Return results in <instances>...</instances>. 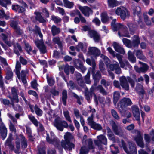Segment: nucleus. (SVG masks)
I'll return each instance as SVG.
<instances>
[{"instance_id": "nucleus-52", "label": "nucleus", "mask_w": 154, "mask_h": 154, "mask_svg": "<svg viewBox=\"0 0 154 154\" xmlns=\"http://www.w3.org/2000/svg\"><path fill=\"white\" fill-rule=\"evenodd\" d=\"M63 114L66 119L70 123H72L69 111H64Z\"/></svg>"}, {"instance_id": "nucleus-45", "label": "nucleus", "mask_w": 154, "mask_h": 154, "mask_svg": "<svg viewBox=\"0 0 154 154\" xmlns=\"http://www.w3.org/2000/svg\"><path fill=\"white\" fill-rule=\"evenodd\" d=\"M111 113L113 117L117 120H119L120 117L116 111L114 109L111 110Z\"/></svg>"}, {"instance_id": "nucleus-51", "label": "nucleus", "mask_w": 154, "mask_h": 154, "mask_svg": "<svg viewBox=\"0 0 154 154\" xmlns=\"http://www.w3.org/2000/svg\"><path fill=\"white\" fill-rule=\"evenodd\" d=\"M108 5L109 7L112 8L117 5V1L116 0H108Z\"/></svg>"}, {"instance_id": "nucleus-56", "label": "nucleus", "mask_w": 154, "mask_h": 154, "mask_svg": "<svg viewBox=\"0 0 154 154\" xmlns=\"http://www.w3.org/2000/svg\"><path fill=\"white\" fill-rule=\"evenodd\" d=\"M22 138L23 139V140L21 142L22 147L24 148H26L27 146V143L25 137L23 135H20L18 138Z\"/></svg>"}, {"instance_id": "nucleus-41", "label": "nucleus", "mask_w": 154, "mask_h": 154, "mask_svg": "<svg viewBox=\"0 0 154 154\" xmlns=\"http://www.w3.org/2000/svg\"><path fill=\"white\" fill-rule=\"evenodd\" d=\"M128 58L129 60L132 63H134L136 62V58L133 54L130 51L128 53Z\"/></svg>"}, {"instance_id": "nucleus-43", "label": "nucleus", "mask_w": 154, "mask_h": 154, "mask_svg": "<svg viewBox=\"0 0 154 154\" xmlns=\"http://www.w3.org/2000/svg\"><path fill=\"white\" fill-rule=\"evenodd\" d=\"M101 20L103 23H106L108 20L107 14L106 12H103L101 14Z\"/></svg>"}, {"instance_id": "nucleus-55", "label": "nucleus", "mask_w": 154, "mask_h": 154, "mask_svg": "<svg viewBox=\"0 0 154 154\" xmlns=\"http://www.w3.org/2000/svg\"><path fill=\"white\" fill-rule=\"evenodd\" d=\"M80 49L84 52L86 51V48L84 47L83 44L81 43H79L76 47V51H79Z\"/></svg>"}, {"instance_id": "nucleus-34", "label": "nucleus", "mask_w": 154, "mask_h": 154, "mask_svg": "<svg viewBox=\"0 0 154 154\" xmlns=\"http://www.w3.org/2000/svg\"><path fill=\"white\" fill-rule=\"evenodd\" d=\"M35 13L36 15L35 18L37 20L41 23H44L46 22V20L42 17L40 13L36 12Z\"/></svg>"}, {"instance_id": "nucleus-26", "label": "nucleus", "mask_w": 154, "mask_h": 154, "mask_svg": "<svg viewBox=\"0 0 154 154\" xmlns=\"http://www.w3.org/2000/svg\"><path fill=\"white\" fill-rule=\"evenodd\" d=\"M14 47V51L17 55H20L19 52L22 51V48L20 45L18 43H12Z\"/></svg>"}, {"instance_id": "nucleus-61", "label": "nucleus", "mask_w": 154, "mask_h": 154, "mask_svg": "<svg viewBox=\"0 0 154 154\" xmlns=\"http://www.w3.org/2000/svg\"><path fill=\"white\" fill-rule=\"evenodd\" d=\"M19 23V22L18 21H12L10 23V26L12 27L14 30L16 28L19 26L18 24Z\"/></svg>"}, {"instance_id": "nucleus-11", "label": "nucleus", "mask_w": 154, "mask_h": 154, "mask_svg": "<svg viewBox=\"0 0 154 154\" xmlns=\"http://www.w3.org/2000/svg\"><path fill=\"white\" fill-rule=\"evenodd\" d=\"M119 81L120 85L123 89L127 91L129 90V85L127 78L124 76H122L120 78Z\"/></svg>"}, {"instance_id": "nucleus-8", "label": "nucleus", "mask_w": 154, "mask_h": 154, "mask_svg": "<svg viewBox=\"0 0 154 154\" xmlns=\"http://www.w3.org/2000/svg\"><path fill=\"white\" fill-rule=\"evenodd\" d=\"M116 14L119 16L123 20H124L127 17L130 15L127 9L124 8H118L116 10Z\"/></svg>"}, {"instance_id": "nucleus-62", "label": "nucleus", "mask_w": 154, "mask_h": 154, "mask_svg": "<svg viewBox=\"0 0 154 154\" xmlns=\"http://www.w3.org/2000/svg\"><path fill=\"white\" fill-rule=\"evenodd\" d=\"M73 97L76 98L77 100V103L79 105H81L82 104L81 100H82L83 98L81 96H79L74 93H72Z\"/></svg>"}, {"instance_id": "nucleus-47", "label": "nucleus", "mask_w": 154, "mask_h": 154, "mask_svg": "<svg viewBox=\"0 0 154 154\" xmlns=\"http://www.w3.org/2000/svg\"><path fill=\"white\" fill-rule=\"evenodd\" d=\"M86 62L88 64L92 66L93 70L95 69L96 66V63L94 60H91L89 59H87L86 60Z\"/></svg>"}, {"instance_id": "nucleus-1", "label": "nucleus", "mask_w": 154, "mask_h": 154, "mask_svg": "<svg viewBox=\"0 0 154 154\" xmlns=\"http://www.w3.org/2000/svg\"><path fill=\"white\" fill-rule=\"evenodd\" d=\"M53 125L58 130L63 131L64 128H67L68 127L72 131L74 129V127L72 124L68 125L67 122L65 120H62L59 117L55 119L53 122Z\"/></svg>"}, {"instance_id": "nucleus-17", "label": "nucleus", "mask_w": 154, "mask_h": 154, "mask_svg": "<svg viewBox=\"0 0 154 154\" xmlns=\"http://www.w3.org/2000/svg\"><path fill=\"white\" fill-rule=\"evenodd\" d=\"M0 134L2 139L4 140L6 138L7 135V129L5 125L2 122L1 120H0Z\"/></svg>"}, {"instance_id": "nucleus-58", "label": "nucleus", "mask_w": 154, "mask_h": 154, "mask_svg": "<svg viewBox=\"0 0 154 154\" xmlns=\"http://www.w3.org/2000/svg\"><path fill=\"white\" fill-rule=\"evenodd\" d=\"M34 110L36 114L39 116H41L42 114V111L36 105L34 106Z\"/></svg>"}, {"instance_id": "nucleus-40", "label": "nucleus", "mask_w": 154, "mask_h": 154, "mask_svg": "<svg viewBox=\"0 0 154 154\" xmlns=\"http://www.w3.org/2000/svg\"><path fill=\"white\" fill-rule=\"evenodd\" d=\"M64 140L63 141H70L73 139V136L69 132H67L64 135Z\"/></svg>"}, {"instance_id": "nucleus-25", "label": "nucleus", "mask_w": 154, "mask_h": 154, "mask_svg": "<svg viewBox=\"0 0 154 154\" xmlns=\"http://www.w3.org/2000/svg\"><path fill=\"white\" fill-rule=\"evenodd\" d=\"M11 94L13 96L12 97H10L11 100H14L16 102L19 101L17 94L18 90L14 87H13L11 88Z\"/></svg>"}, {"instance_id": "nucleus-21", "label": "nucleus", "mask_w": 154, "mask_h": 154, "mask_svg": "<svg viewBox=\"0 0 154 154\" xmlns=\"http://www.w3.org/2000/svg\"><path fill=\"white\" fill-rule=\"evenodd\" d=\"M113 46L116 51L122 54H125V52L124 48L119 43L114 42Z\"/></svg>"}, {"instance_id": "nucleus-60", "label": "nucleus", "mask_w": 154, "mask_h": 154, "mask_svg": "<svg viewBox=\"0 0 154 154\" xmlns=\"http://www.w3.org/2000/svg\"><path fill=\"white\" fill-rule=\"evenodd\" d=\"M11 2L9 0H0V5L6 8L8 4H11Z\"/></svg>"}, {"instance_id": "nucleus-9", "label": "nucleus", "mask_w": 154, "mask_h": 154, "mask_svg": "<svg viewBox=\"0 0 154 154\" xmlns=\"http://www.w3.org/2000/svg\"><path fill=\"white\" fill-rule=\"evenodd\" d=\"M60 146L63 148L66 151H70L72 150L75 147V145L70 141H63L62 140L60 143Z\"/></svg>"}, {"instance_id": "nucleus-59", "label": "nucleus", "mask_w": 154, "mask_h": 154, "mask_svg": "<svg viewBox=\"0 0 154 154\" xmlns=\"http://www.w3.org/2000/svg\"><path fill=\"white\" fill-rule=\"evenodd\" d=\"M89 152V149L85 146L82 147L80 149L79 154H87Z\"/></svg>"}, {"instance_id": "nucleus-30", "label": "nucleus", "mask_w": 154, "mask_h": 154, "mask_svg": "<svg viewBox=\"0 0 154 154\" xmlns=\"http://www.w3.org/2000/svg\"><path fill=\"white\" fill-rule=\"evenodd\" d=\"M126 29L127 27L126 26L119 23H117L116 25H114L113 27L112 28L114 31H117L119 30H123Z\"/></svg>"}, {"instance_id": "nucleus-57", "label": "nucleus", "mask_w": 154, "mask_h": 154, "mask_svg": "<svg viewBox=\"0 0 154 154\" xmlns=\"http://www.w3.org/2000/svg\"><path fill=\"white\" fill-rule=\"evenodd\" d=\"M51 20L54 21L55 23H58L61 22V19L57 16L52 15L51 16Z\"/></svg>"}, {"instance_id": "nucleus-22", "label": "nucleus", "mask_w": 154, "mask_h": 154, "mask_svg": "<svg viewBox=\"0 0 154 154\" xmlns=\"http://www.w3.org/2000/svg\"><path fill=\"white\" fill-rule=\"evenodd\" d=\"M132 41L131 42V47H138L140 42V40L138 35H134L132 38Z\"/></svg>"}, {"instance_id": "nucleus-33", "label": "nucleus", "mask_w": 154, "mask_h": 154, "mask_svg": "<svg viewBox=\"0 0 154 154\" xmlns=\"http://www.w3.org/2000/svg\"><path fill=\"white\" fill-rule=\"evenodd\" d=\"M74 65L76 68H79L82 72L84 73L86 69V68L83 66L82 64L79 61L77 60L74 62Z\"/></svg>"}, {"instance_id": "nucleus-15", "label": "nucleus", "mask_w": 154, "mask_h": 154, "mask_svg": "<svg viewBox=\"0 0 154 154\" xmlns=\"http://www.w3.org/2000/svg\"><path fill=\"white\" fill-rule=\"evenodd\" d=\"M139 63L141 65L140 67L139 68L137 66L134 67L136 71L138 72H146L149 68L148 66L146 64L140 61Z\"/></svg>"}, {"instance_id": "nucleus-49", "label": "nucleus", "mask_w": 154, "mask_h": 154, "mask_svg": "<svg viewBox=\"0 0 154 154\" xmlns=\"http://www.w3.org/2000/svg\"><path fill=\"white\" fill-rule=\"evenodd\" d=\"M122 40L124 44L127 47L129 48H131V41L130 40L124 38Z\"/></svg>"}, {"instance_id": "nucleus-53", "label": "nucleus", "mask_w": 154, "mask_h": 154, "mask_svg": "<svg viewBox=\"0 0 154 154\" xmlns=\"http://www.w3.org/2000/svg\"><path fill=\"white\" fill-rule=\"evenodd\" d=\"M47 79L48 84L49 86H52L54 85L55 83V81L52 77H49L47 75Z\"/></svg>"}, {"instance_id": "nucleus-2", "label": "nucleus", "mask_w": 154, "mask_h": 154, "mask_svg": "<svg viewBox=\"0 0 154 154\" xmlns=\"http://www.w3.org/2000/svg\"><path fill=\"white\" fill-rule=\"evenodd\" d=\"M33 31L35 33L38 34L41 39L39 40L38 39L36 40L35 42L37 47L40 50V51L42 54L46 53L47 51L45 46L44 45L42 38L43 35L41 32L40 28L37 26H35V29L33 30Z\"/></svg>"}, {"instance_id": "nucleus-24", "label": "nucleus", "mask_w": 154, "mask_h": 154, "mask_svg": "<svg viewBox=\"0 0 154 154\" xmlns=\"http://www.w3.org/2000/svg\"><path fill=\"white\" fill-rule=\"evenodd\" d=\"M20 135H23L22 134H20L19 135L16 136V148H17V150L15 151V153L17 154H19L20 153L19 150L20 149V141L21 142L23 140V139L22 138H18Z\"/></svg>"}, {"instance_id": "nucleus-6", "label": "nucleus", "mask_w": 154, "mask_h": 154, "mask_svg": "<svg viewBox=\"0 0 154 154\" xmlns=\"http://www.w3.org/2000/svg\"><path fill=\"white\" fill-rule=\"evenodd\" d=\"M132 133L134 135V139L138 145L140 147L143 148L144 145L143 139L140 131L138 130H134L132 131Z\"/></svg>"}, {"instance_id": "nucleus-32", "label": "nucleus", "mask_w": 154, "mask_h": 154, "mask_svg": "<svg viewBox=\"0 0 154 154\" xmlns=\"http://www.w3.org/2000/svg\"><path fill=\"white\" fill-rule=\"evenodd\" d=\"M74 70L75 69L73 66H69L68 65H66L64 69V72L67 75H69V70H70L72 74H73Z\"/></svg>"}, {"instance_id": "nucleus-64", "label": "nucleus", "mask_w": 154, "mask_h": 154, "mask_svg": "<svg viewBox=\"0 0 154 154\" xmlns=\"http://www.w3.org/2000/svg\"><path fill=\"white\" fill-rule=\"evenodd\" d=\"M14 30L16 34L18 35H22L23 33V30L19 26L14 29Z\"/></svg>"}, {"instance_id": "nucleus-3", "label": "nucleus", "mask_w": 154, "mask_h": 154, "mask_svg": "<svg viewBox=\"0 0 154 154\" xmlns=\"http://www.w3.org/2000/svg\"><path fill=\"white\" fill-rule=\"evenodd\" d=\"M46 135V141L48 143L53 144L59 149L61 148V146L59 144L60 141L56 137L53 132L51 131L50 135L47 133Z\"/></svg>"}, {"instance_id": "nucleus-42", "label": "nucleus", "mask_w": 154, "mask_h": 154, "mask_svg": "<svg viewBox=\"0 0 154 154\" xmlns=\"http://www.w3.org/2000/svg\"><path fill=\"white\" fill-rule=\"evenodd\" d=\"M91 127L97 131L101 130L103 128L102 126L100 124L97 123L96 122H95Z\"/></svg>"}, {"instance_id": "nucleus-27", "label": "nucleus", "mask_w": 154, "mask_h": 154, "mask_svg": "<svg viewBox=\"0 0 154 154\" xmlns=\"http://www.w3.org/2000/svg\"><path fill=\"white\" fill-rule=\"evenodd\" d=\"M11 104L14 109L16 111H20L22 109V107L18 103L19 101L16 102L14 100H11Z\"/></svg>"}, {"instance_id": "nucleus-14", "label": "nucleus", "mask_w": 154, "mask_h": 154, "mask_svg": "<svg viewBox=\"0 0 154 154\" xmlns=\"http://www.w3.org/2000/svg\"><path fill=\"white\" fill-rule=\"evenodd\" d=\"M115 63L111 64L109 65V68L111 71H115V73L117 74H119L121 72V69L118 62L115 61ZM113 63L114 61H113Z\"/></svg>"}, {"instance_id": "nucleus-13", "label": "nucleus", "mask_w": 154, "mask_h": 154, "mask_svg": "<svg viewBox=\"0 0 154 154\" xmlns=\"http://www.w3.org/2000/svg\"><path fill=\"white\" fill-rule=\"evenodd\" d=\"M131 109L134 117L136 120L140 121V113L138 107L136 105H133L131 106Z\"/></svg>"}, {"instance_id": "nucleus-5", "label": "nucleus", "mask_w": 154, "mask_h": 154, "mask_svg": "<svg viewBox=\"0 0 154 154\" xmlns=\"http://www.w3.org/2000/svg\"><path fill=\"white\" fill-rule=\"evenodd\" d=\"M97 140H94L95 145L98 147L99 149L101 151L100 152L104 153L101 151L103 150L102 144L106 145L107 144V139L105 136L103 135H100L97 137Z\"/></svg>"}, {"instance_id": "nucleus-7", "label": "nucleus", "mask_w": 154, "mask_h": 154, "mask_svg": "<svg viewBox=\"0 0 154 154\" xmlns=\"http://www.w3.org/2000/svg\"><path fill=\"white\" fill-rule=\"evenodd\" d=\"M132 104V103L130 99L128 98H123L121 99L119 104V111L120 113L123 112L124 109L125 107L130 106Z\"/></svg>"}, {"instance_id": "nucleus-44", "label": "nucleus", "mask_w": 154, "mask_h": 154, "mask_svg": "<svg viewBox=\"0 0 154 154\" xmlns=\"http://www.w3.org/2000/svg\"><path fill=\"white\" fill-rule=\"evenodd\" d=\"M13 72L11 69H8L6 72V75L5 77V78L7 80L11 79L13 77Z\"/></svg>"}, {"instance_id": "nucleus-16", "label": "nucleus", "mask_w": 154, "mask_h": 154, "mask_svg": "<svg viewBox=\"0 0 154 154\" xmlns=\"http://www.w3.org/2000/svg\"><path fill=\"white\" fill-rule=\"evenodd\" d=\"M79 9L85 16L89 17L90 14H92V10L90 8L87 6H79Z\"/></svg>"}, {"instance_id": "nucleus-36", "label": "nucleus", "mask_w": 154, "mask_h": 154, "mask_svg": "<svg viewBox=\"0 0 154 154\" xmlns=\"http://www.w3.org/2000/svg\"><path fill=\"white\" fill-rule=\"evenodd\" d=\"M127 25L129 28L130 33L133 35L137 29V25L131 23H128Z\"/></svg>"}, {"instance_id": "nucleus-18", "label": "nucleus", "mask_w": 154, "mask_h": 154, "mask_svg": "<svg viewBox=\"0 0 154 154\" xmlns=\"http://www.w3.org/2000/svg\"><path fill=\"white\" fill-rule=\"evenodd\" d=\"M116 57L118 60L120 66L123 68L125 65H128L129 64L128 62L126 60H123V56L119 54H117Z\"/></svg>"}, {"instance_id": "nucleus-29", "label": "nucleus", "mask_w": 154, "mask_h": 154, "mask_svg": "<svg viewBox=\"0 0 154 154\" xmlns=\"http://www.w3.org/2000/svg\"><path fill=\"white\" fill-rule=\"evenodd\" d=\"M51 29L53 36H54L59 34L60 32V29L55 25H53L51 28Z\"/></svg>"}, {"instance_id": "nucleus-28", "label": "nucleus", "mask_w": 154, "mask_h": 154, "mask_svg": "<svg viewBox=\"0 0 154 154\" xmlns=\"http://www.w3.org/2000/svg\"><path fill=\"white\" fill-rule=\"evenodd\" d=\"M136 89L139 93L141 97L143 98V94H145V92L144 90L143 86L140 84H137Z\"/></svg>"}, {"instance_id": "nucleus-46", "label": "nucleus", "mask_w": 154, "mask_h": 154, "mask_svg": "<svg viewBox=\"0 0 154 154\" xmlns=\"http://www.w3.org/2000/svg\"><path fill=\"white\" fill-rule=\"evenodd\" d=\"M52 41L54 44H57L59 47H61V46L62 42L59 37H54L53 38Z\"/></svg>"}, {"instance_id": "nucleus-37", "label": "nucleus", "mask_w": 154, "mask_h": 154, "mask_svg": "<svg viewBox=\"0 0 154 154\" xmlns=\"http://www.w3.org/2000/svg\"><path fill=\"white\" fill-rule=\"evenodd\" d=\"M120 94L118 91H115L113 93V103L116 105L120 97Z\"/></svg>"}, {"instance_id": "nucleus-35", "label": "nucleus", "mask_w": 154, "mask_h": 154, "mask_svg": "<svg viewBox=\"0 0 154 154\" xmlns=\"http://www.w3.org/2000/svg\"><path fill=\"white\" fill-rule=\"evenodd\" d=\"M16 73L19 79H20V71L21 69V65L19 61L16 62Z\"/></svg>"}, {"instance_id": "nucleus-48", "label": "nucleus", "mask_w": 154, "mask_h": 154, "mask_svg": "<svg viewBox=\"0 0 154 154\" xmlns=\"http://www.w3.org/2000/svg\"><path fill=\"white\" fill-rule=\"evenodd\" d=\"M63 3L65 7L69 8L73 7L74 5V3L73 2H70L68 0L65 1Z\"/></svg>"}, {"instance_id": "nucleus-12", "label": "nucleus", "mask_w": 154, "mask_h": 154, "mask_svg": "<svg viewBox=\"0 0 154 154\" xmlns=\"http://www.w3.org/2000/svg\"><path fill=\"white\" fill-rule=\"evenodd\" d=\"M89 35L91 38H92L96 43L98 42L100 39V36L99 33L94 30H89Z\"/></svg>"}, {"instance_id": "nucleus-54", "label": "nucleus", "mask_w": 154, "mask_h": 154, "mask_svg": "<svg viewBox=\"0 0 154 154\" xmlns=\"http://www.w3.org/2000/svg\"><path fill=\"white\" fill-rule=\"evenodd\" d=\"M110 147L111 152L113 154H117L119 153V150L117 147L113 145H111Z\"/></svg>"}, {"instance_id": "nucleus-20", "label": "nucleus", "mask_w": 154, "mask_h": 154, "mask_svg": "<svg viewBox=\"0 0 154 154\" xmlns=\"http://www.w3.org/2000/svg\"><path fill=\"white\" fill-rule=\"evenodd\" d=\"M75 76L79 85L81 87H83L85 85V84L81 74L78 72H76L75 73Z\"/></svg>"}, {"instance_id": "nucleus-38", "label": "nucleus", "mask_w": 154, "mask_h": 154, "mask_svg": "<svg viewBox=\"0 0 154 154\" xmlns=\"http://www.w3.org/2000/svg\"><path fill=\"white\" fill-rule=\"evenodd\" d=\"M97 90L103 95L106 96L107 95L108 93L104 89L103 87L101 85H98L96 88Z\"/></svg>"}, {"instance_id": "nucleus-4", "label": "nucleus", "mask_w": 154, "mask_h": 154, "mask_svg": "<svg viewBox=\"0 0 154 154\" xmlns=\"http://www.w3.org/2000/svg\"><path fill=\"white\" fill-rule=\"evenodd\" d=\"M128 144L129 146V150L127 149L124 140H122L119 143V145L120 147H122L127 154H136V149L134 144L131 142L129 143Z\"/></svg>"}, {"instance_id": "nucleus-10", "label": "nucleus", "mask_w": 154, "mask_h": 154, "mask_svg": "<svg viewBox=\"0 0 154 154\" xmlns=\"http://www.w3.org/2000/svg\"><path fill=\"white\" fill-rule=\"evenodd\" d=\"M28 117L30 120L35 126L36 127L39 126L38 129L39 131H42L44 130V128L43 125L39 122H38L33 116L29 115H28Z\"/></svg>"}, {"instance_id": "nucleus-31", "label": "nucleus", "mask_w": 154, "mask_h": 154, "mask_svg": "<svg viewBox=\"0 0 154 154\" xmlns=\"http://www.w3.org/2000/svg\"><path fill=\"white\" fill-rule=\"evenodd\" d=\"M62 97L60 99L61 102L63 103L65 106L66 105V100L67 97V92L66 90H64L62 92Z\"/></svg>"}, {"instance_id": "nucleus-50", "label": "nucleus", "mask_w": 154, "mask_h": 154, "mask_svg": "<svg viewBox=\"0 0 154 154\" xmlns=\"http://www.w3.org/2000/svg\"><path fill=\"white\" fill-rule=\"evenodd\" d=\"M94 114H92L91 116L89 117L87 119L88 123L90 126L95 123L93 120Z\"/></svg>"}, {"instance_id": "nucleus-63", "label": "nucleus", "mask_w": 154, "mask_h": 154, "mask_svg": "<svg viewBox=\"0 0 154 154\" xmlns=\"http://www.w3.org/2000/svg\"><path fill=\"white\" fill-rule=\"evenodd\" d=\"M114 133L120 137H123L124 136V133L123 131L121 129H117Z\"/></svg>"}, {"instance_id": "nucleus-19", "label": "nucleus", "mask_w": 154, "mask_h": 154, "mask_svg": "<svg viewBox=\"0 0 154 154\" xmlns=\"http://www.w3.org/2000/svg\"><path fill=\"white\" fill-rule=\"evenodd\" d=\"M88 50L89 53L90 54L95 57L99 56L100 54V51L95 47H90Z\"/></svg>"}, {"instance_id": "nucleus-23", "label": "nucleus", "mask_w": 154, "mask_h": 154, "mask_svg": "<svg viewBox=\"0 0 154 154\" xmlns=\"http://www.w3.org/2000/svg\"><path fill=\"white\" fill-rule=\"evenodd\" d=\"M12 9L18 13H23L25 11V9L22 6L17 4L13 5L12 6Z\"/></svg>"}, {"instance_id": "nucleus-39", "label": "nucleus", "mask_w": 154, "mask_h": 154, "mask_svg": "<svg viewBox=\"0 0 154 154\" xmlns=\"http://www.w3.org/2000/svg\"><path fill=\"white\" fill-rule=\"evenodd\" d=\"M134 52H135L136 55L138 58L142 60L145 59V57L143 55L142 51L141 50H134Z\"/></svg>"}]
</instances>
